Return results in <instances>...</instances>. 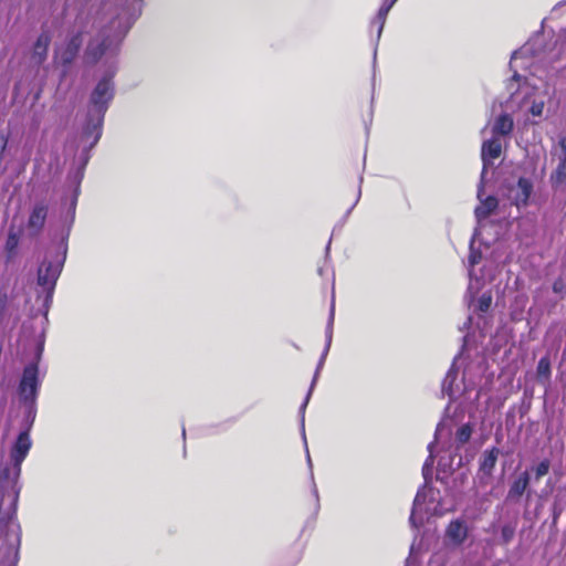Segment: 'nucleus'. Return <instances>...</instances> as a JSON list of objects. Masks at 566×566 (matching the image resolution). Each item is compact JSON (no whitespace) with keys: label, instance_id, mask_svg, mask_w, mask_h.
<instances>
[{"label":"nucleus","instance_id":"1","mask_svg":"<svg viewBox=\"0 0 566 566\" xmlns=\"http://www.w3.org/2000/svg\"><path fill=\"white\" fill-rule=\"evenodd\" d=\"M112 77L113 75L103 76L91 94L90 103L92 109L90 111V118L83 132L85 138H93L91 147L96 145L102 136L104 116L109 102L114 97V83Z\"/></svg>","mask_w":566,"mask_h":566},{"label":"nucleus","instance_id":"2","mask_svg":"<svg viewBox=\"0 0 566 566\" xmlns=\"http://www.w3.org/2000/svg\"><path fill=\"white\" fill-rule=\"evenodd\" d=\"M32 447V442L30 439V434L28 430H24L19 433L17 440L13 443V447L10 452L11 460L13 462V468L6 467L1 470V479L7 480L10 478L11 472L14 475V479H18L21 473V464L27 458L30 449Z\"/></svg>","mask_w":566,"mask_h":566},{"label":"nucleus","instance_id":"3","mask_svg":"<svg viewBox=\"0 0 566 566\" xmlns=\"http://www.w3.org/2000/svg\"><path fill=\"white\" fill-rule=\"evenodd\" d=\"M63 263L59 260L55 262L51 260H44L38 269V284L52 295L56 281L61 274Z\"/></svg>","mask_w":566,"mask_h":566},{"label":"nucleus","instance_id":"4","mask_svg":"<svg viewBox=\"0 0 566 566\" xmlns=\"http://www.w3.org/2000/svg\"><path fill=\"white\" fill-rule=\"evenodd\" d=\"M38 366L28 365L23 369L22 378L19 384V394L22 400H34L38 392Z\"/></svg>","mask_w":566,"mask_h":566},{"label":"nucleus","instance_id":"5","mask_svg":"<svg viewBox=\"0 0 566 566\" xmlns=\"http://www.w3.org/2000/svg\"><path fill=\"white\" fill-rule=\"evenodd\" d=\"M83 45V31L71 34L60 50V60L64 66H69L78 55Z\"/></svg>","mask_w":566,"mask_h":566},{"label":"nucleus","instance_id":"6","mask_svg":"<svg viewBox=\"0 0 566 566\" xmlns=\"http://www.w3.org/2000/svg\"><path fill=\"white\" fill-rule=\"evenodd\" d=\"M49 206L45 201L36 202L28 218L27 228L30 231L31 235H39L44 226L48 218Z\"/></svg>","mask_w":566,"mask_h":566},{"label":"nucleus","instance_id":"7","mask_svg":"<svg viewBox=\"0 0 566 566\" xmlns=\"http://www.w3.org/2000/svg\"><path fill=\"white\" fill-rule=\"evenodd\" d=\"M111 41L108 36L102 39H92L85 49L84 59L88 64L97 63L109 48Z\"/></svg>","mask_w":566,"mask_h":566},{"label":"nucleus","instance_id":"8","mask_svg":"<svg viewBox=\"0 0 566 566\" xmlns=\"http://www.w3.org/2000/svg\"><path fill=\"white\" fill-rule=\"evenodd\" d=\"M531 476L528 471L521 472L511 483L506 501L518 502L530 486Z\"/></svg>","mask_w":566,"mask_h":566},{"label":"nucleus","instance_id":"9","mask_svg":"<svg viewBox=\"0 0 566 566\" xmlns=\"http://www.w3.org/2000/svg\"><path fill=\"white\" fill-rule=\"evenodd\" d=\"M500 455V449L492 447L483 451L479 461V472L484 476H492Z\"/></svg>","mask_w":566,"mask_h":566},{"label":"nucleus","instance_id":"10","mask_svg":"<svg viewBox=\"0 0 566 566\" xmlns=\"http://www.w3.org/2000/svg\"><path fill=\"white\" fill-rule=\"evenodd\" d=\"M51 43V34L49 31H43L38 36L32 51V60L35 64H42L48 57L49 45Z\"/></svg>","mask_w":566,"mask_h":566},{"label":"nucleus","instance_id":"11","mask_svg":"<svg viewBox=\"0 0 566 566\" xmlns=\"http://www.w3.org/2000/svg\"><path fill=\"white\" fill-rule=\"evenodd\" d=\"M502 154V144L497 137H492L483 142L481 148V156L484 164H490L492 160L497 159Z\"/></svg>","mask_w":566,"mask_h":566},{"label":"nucleus","instance_id":"12","mask_svg":"<svg viewBox=\"0 0 566 566\" xmlns=\"http://www.w3.org/2000/svg\"><path fill=\"white\" fill-rule=\"evenodd\" d=\"M446 534L455 544H462L468 537V527L463 521H451L447 527Z\"/></svg>","mask_w":566,"mask_h":566},{"label":"nucleus","instance_id":"13","mask_svg":"<svg viewBox=\"0 0 566 566\" xmlns=\"http://www.w3.org/2000/svg\"><path fill=\"white\" fill-rule=\"evenodd\" d=\"M514 128V122L511 115L501 114L494 122L492 127V134L494 137L509 136Z\"/></svg>","mask_w":566,"mask_h":566},{"label":"nucleus","instance_id":"14","mask_svg":"<svg viewBox=\"0 0 566 566\" xmlns=\"http://www.w3.org/2000/svg\"><path fill=\"white\" fill-rule=\"evenodd\" d=\"M499 200L494 196H488L480 206L475 208V217L479 220L486 219L497 209Z\"/></svg>","mask_w":566,"mask_h":566},{"label":"nucleus","instance_id":"15","mask_svg":"<svg viewBox=\"0 0 566 566\" xmlns=\"http://www.w3.org/2000/svg\"><path fill=\"white\" fill-rule=\"evenodd\" d=\"M549 181L554 188H558L566 184V156L559 157L558 165L551 174Z\"/></svg>","mask_w":566,"mask_h":566},{"label":"nucleus","instance_id":"16","mask_svg":"<svg viewBox=\"0 0 566 566\" xmlns=\"http://www.w3.org/2000/svg\"><path fill=\"white\" fill-rule=\"evenodd\" d=\"M518 193L516 195V205L526 206L533 190V184L530 179L521 177L517 181Z\"/></svg>","mask_w":566,"mask_h":566},{"label":"nucleus","instance_id":"17","mask_svg":"<svg viewBox=\"0 0 566 566\" xmlns=\"http://www.w3.org/2000/svg\"><path fill=\"white\" fill-rule=\"evenodd\" d=\"M537 377L539 379L549 380L552 375L551 359L548 356H543L536 367Z\"/></svg>","mask_w":566,"mask_h":566},{"label":"nucleus","instance_id":"18","mask_svg":"<svg viewBox=\"0 0 566 566\" xmlns=\"http://www.w3.org/2000/svg\"><path fill=\"white\" fill-rule=\"evenodd\" d=\"M473 432V426L468 422L462 424L455 432V439L459 444H465L470 441Z\"/></svg>","mask_w":566,"mask_h":566},{"label":"nucleus","instance_id":"19","mask_svg":"<svg viewBox=\"0 0 566 566\" xmlns=\"http://www.w3.org/2000/svg\"><path fill=\"white\" fill-rule=\"evenodd\" d=\"M19 245V235L17 232L10 231L6 240V252L9 259L13 258Z\"/></svg>","mask_w":566,"mask_h":566},{"label":"nucleus","instance_id":"20","mask_svg":"<svg viewBox=\"0 0 566 566\" xmlns=\"http://www.w3.org/2000/svg\"><path fill=\"white\" fill-rule=\"evenodd\" d=\"M515 536V525L512 523L504 524L501 527V544L507 545L510 544Z\"/></svg>","mask_w":566,"mask_h":566},{"label":"nucleus","instance_id":"21","mask_svg":"<svg viewBox=\"0 0 566 566\" xmlns=\"http://www.w3.org/2000/svg\"><path fill=\"white\" fill-rule=\"evenodd\" d=\"M17 502H18V493L14 496L13 507L11 511L4 512L0 507V530L7 527L8 524L10 523V521L13 518V516L15 514V503Z\"/></svg>","mask_w":566,"mask_h":566},{"label":"nucleus","instance_id":"22","mask_svg":"<svg viewBox=\"0 0 566 566\" xmlns=\"http://www.w3.org/2000/svg\"><path fill=\"white\" fill-rule=\"evenodd\" d=\"M551 469V461L548 459L542 460L533 470L535 473V480L539 481L543 476H545Z\"/></svg>","mask_w":566,"mask_h":566},{"label":"nucleus","instance_id":"23","mask_svg":"<svg viewBox=\"0 0 566 566\" xmlns=\"http://www.w3.org/2000/svg\"><path fill=\"white\" fill-rule=\"evenodd\" d=\"M396 1L397 0H385L381 7L379 8L377 18L380 21L381 25H384L387 14L389 13L390 9L392 8ZM382 27H380V29Z\"/></svg>","mask_w":566,"mask_h":566},{"label":"nucleus","instance_id":"24","mask_svg":"<svg viewBox=\"0 0 566 566\" xmlns=\"http://www.w3.org/2000/svg\"><path fill=\"white\" fill-rule=\"evenodd\" d=\"M552 290L559 296V300H564L566 297V281L562 276H558L553 282Z\"/></svg>","mask_w":566,"mask_h":566},{"label":"nucleus","instance_id":"25","mask_svg":"<svg viewBox=\"0 0 566 566\" xmlns=\"http://www.w3.org/2000/svg\"><path fill=\"white\" fill-rule=\"evenodd\" d=\"M491 304H492L491 293L490 292L483 293L478 300L476 310L481 313H485L490 310Z\"/></svg>","mask_w":566,"mask_h":566},{"label":"nucleus","instance_id":"26","mask_svg":"<svg viewBox=\"0 0 566 566\" xmlns=\"http://www.w3.org/2000/svg\"><path fill=\"white\" fill-rule=\"evenodd\" d=\"M8 146V136L0 134V164L3 160V155Z\"/></svg>","mask_w":566,"mask_h":566},{"label":"nucleus","instance_id":"27","mask_svg":"<svg viewBox=\"0 0 566 566\" xmlns=\"http://www.w3.org/2000/svg\"><path fill=\"white\" fill-rule=\"evenodd\" d=\"M543 103L541 104H533L532 107H531V113L534 115V116H541L542 113H543Z\"/></svg>","mask_w":566,"mask_h":566},{"label":"nucleus","instance_id":"28","mask_svg":"<svg viewBox=\"0 0 566 566\" xmlns=\"http://www.w3.org/2000/svg\"><path fill=\"white\" fill-rule=\"evenodd\" d=\"M558 145L563 151L562 156H566V133L559 137Z\"/></svg>","mask_w":566,"mask_h":566},{"label":"nucleus","instance_id":"29","mask_svg":"<svg viewBox=\"0 0 566 566\" xmlns=\"http://www.w3.org/2000/svg\"><path fill=\"white\" fill-rule=\"evenodd\" d=\"M471 263L475 264L476 263V258L471 259Z\"/></svg>","mask_w":566,"mask_h":566},{"label":"nucleus","instance_id":"30","mask_svg":"<svg viewBox=\"0 0 566 566\" xmlns=\"http://www.w3.org/2000/svg\"><path fill=\"white\" fill-rule=\"evenodd\" d=\"M513 78H514V80H518V78H520V75H518V74H514Z\"/></svg>","mask_w":566,"mask_h":566}]
</instances>
